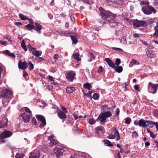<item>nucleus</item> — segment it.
<instances>
[{"label": "nucleus", "instance_id": "nucleus-1", "mask_svg": "<svg viewBox=\"0 0 158 158\" xmlns=\"http://www.w3.org/2000/svg\"><path fill=\"white\" fill-rule=\"evenodd\" d=\"M99 9L103 19H105L108 18H110V19L107 20V23H109L110 25L114 27L118 25V23L114 20V18L116 17V14H113L108 10L105 11L102 7H100Z\"/></svg>", "mask_w": 158, "mask_h": 158}, {"label": "nucleus", "instance_id": "nucleus-2", "mask_svg": "<svg viewBox=\"0 0 158 158\" xmlns=\"http://www.w3.org/2000/svg\"><path fill=\"white\" fill-rule=\"evenodd\" d=\"M111 115L112 113L110 111L102 112L99 115L96 120L99 121L101 123V124L104 125L107 118L111 117Z\"/></svg>", "mask_w": 158, "mask_h": 158}, {"label": "nucleus", "instance_id": "nucleus-3", "mask_svg": "<svg viewBox=\"0 0 158 158\" xmlns=\"http://www.w3.org/2000/svg\"><path fill=\"white\" fill-rule=\"evenodd\" d=\"M66 150L65 148L57 145L53 149L52 153L53 155H55L57 157H58L62 155L63 152L66 151Z\"/></svg>", "mask_w": 158, "mask_h": 158}, {"label": "nucleus", "instance_id": "nucleus-4", "mask_svg": "<svg viewBox=\"0 0 158 158\" xmlns=\"http://www.w3.org/2000/svg\"><path fill=\"white\" fill-rule=\"evenodd\" d=\"M142 10L143 12L146 15H150L152 13H156V10L155 8L149 5L143 6L142 7Z\"/></svg>", "mask_w": 158, "mask_h": 158}, {"label": "nucleus", "instance_id": "nucleus-5", "mask_svg": "<svg viewBox=\"0 0 158 158\" xmlns=\"http://www.w3.org/2000/svg\"><path fill=\"white\" fill-rule=\"evenodd\" d=\"M158 84H154L149 82L148 86V91L152 94H155L158 89Z\"/></svg>", "mask_w": 158, "mask_h": 158}, {"label": "nucleus", "instance_id": "nucleus-6", "mask_svg": "<svg viewBox=\"0 0 158 158\" xmlns=\"http://www.w3.org/2000/svg\"><path fill=\"white\" fill-rule=\"evenodd\" d=\"M12 92L10 90L6 89H2L0 92V97L9 98L12 95Z\"/></svg>", "mask_w": 158, "mask_h": 158}, {"label": "nucleus", "instance_id": "nucleus-7", "mask_svg": "<svg viewBox=\"0 0 158 158\" xmlns=\"http://www.w3.org/2000/svg\"><path fill=\"white\" fill-rule=\"evenodd\" d=\"M76 75L75 73L73 71H70L67 72L65 74L67 79L69 81L72 82Z\"/></svg>", "mask_w": 158, "mask_h": 158}, {"label": "nucleus", "instance_id": "nucleus-8", "mask_svg": "<svg viewBox=\"0 0 158 158\" xmlns=\"http://www.w3.org/2000/svg\"><path fill=\"white\" fill-rule=\"evenodd\" d=\"M36 117L38 120H40L41 122V123L39 126V127L40 128L46 125V123L45 118L44 116L40 115H36Z\"/></svg>", "mask_w": 158, "mask_h": 158}, {"label": "nucleus", "instance_id": "nucleus-9", "mask_svg": "<svg viewBox=\"0 0 158 158\" xmlns=\"http://www.w3.org/2000/svg\"><path fill=\"white\" fill-rule=\"evenodd\" d=\"M108 138L111 139H116L117 141L119 140L120 139V136L118 131L115 129L114 134H111L109 135Z\"/></svg>", "mask_w": 158, "mask_h": 158}, {"label": "nucleus", "instance_id": "nucleus-10", "mask_svg": "<svg viewBox=\"0 0 158 158\" xmlns=\"http://www.w3.org/2000/svg\"><path fill=\"white\" fill-rule=\"evenodd\" d=\"M133 25L136 27H146L145 21L143 20L139 21L137 20H134L133 21Z\"/></svg>", "mask_w": 158, "mask_h": 158}, {"label": "nucleus", "instance_id": "nucleus-11", "mask_svg": "<svg viewBox=\"0 0 158 158\" xmlns=\"http://www.w3.org/2000/svg\"><path fill=\"white\" fill-rule=\"evenodd\" d=\"M12 133L10 131L6 130L0 135V139L9 137L12 135Z\"/></svg>", "mask_w": 158, "mask_h": 158}, {"label": "nucleus", "instance_id": "nucleus-12", "mask_svg": "<svg viewBox=\"0 0 158 158\" xmlns=\"http://www.w3.org/2000/svg\"><path fill=\"white\" fill-rule=\"evenodd\" d=\"M40 156V153L39 151L35 150L30 153L29 158H39Z\"/></svg>", "mask_w": 158, "mask_h": 158}, {"label": "nucleus", "instance_id": "nucleus-13", "mask_svg": "<svg viewBox=\"0 0 158 158\" xmlns=\"http://www.w3.org/2000/svg\"><path fill=\"white\" fill-rule=\"evenodd\" d=\"M57 115L60 119H64L66 118V115L64 112L60 109H57Z\"/></svg>", "mask_w": 158, "mask_h": 158}, {"label": "nucleus", "instance_id": "nucleus-14", "mask_svg": "<svg viewBox=\"0 0 158 158\" xmlns=\"http://www.w3.org/2000/svg\"><path fill=\"white\" fill-rule=\"evenodd\" d=\"M18 67L19 69L24 70L28 67V65L26 62H20L19 61L18 63Z\"/></svg>", "mask_w": 158, "mask_h": 158}, {"label": "nucleus", "instance_id": "nucleus-15", "mask_svg": "<svg viewBox=\"0 0 158 158\" xmlns=\"http://www.w3.org/2000/svg\"><path fill=\"white\" fill-rule=\"evenodd\" d=\"M52 137V135H51L48 138V142L49 143V146L52 147L53 145L56 144L57 143V142L53 139Z\"/></svg>", "mask_w": 158, "mask_h": 158}, {"label": "nucleus", "instance_id": "nucleus-16", "mask_svg": "<svg viewBox=\"0 0 158 158\" xmlns=\"http://www.w3.org/2000/svg\"><path fill=\"white\" fill-rule=\"evenodd\" d=\"M21 116L23 119V121L25 123H27L29 122L31 116L30 114H27L26 113H22Z\"/></svg>", "mask_w": 158, "mask_h": 158}, {"label": "nucleus", "instance_id": "nucleus-17", "mask_svg": "<svg viewBox=\"0 0 158 158\" xmlns=\"http://www.w3.org/2000/svg\"><path fill=\"white\" fill-rule=\"evenodd\" d=\"M8 120L7 118L2 119L0 122V128L6 127L7 125Z\"/></svg>", "mask_w": 158, "mask_h": 158}, {"label": "nucleus", "instance_id": "nucleus-18", "mask_svg": "<svg viewBox=\"0 0 158 158\" xmlns=\"http://www.w3.org/2000/svg\"><path fill=\"white\" fill-rule=\"evenodd\" d=\"M35 27L34 29L35 31L38 32L39 34L41 33V30L42 29V26L39 23L35 22Z\"/></svg>", "mask_w": 158, "mask_h": 158}, {"label": "nucleus", "instance_id": "nucleus-19", "mask_svg": "<svg viewBox=\"0 0 158 158\" xmlns=\"http://www.w3.org/2000/svg\"><path fill=\"white\" fill-rule=\"evenodd\" d=\"M105 60L110 67L112 68L114 67L115 64L114 63L110 58H106L105 59Z\"/></svg>", "mask_w": 158, "mask_h": 158}, {"label": "nucleus", "instance_id": "nucleus-20", "mask_svg": "<svg viewBox=\"0 0 158 158\" xmlns=\"http://www.w3.org/2000/svg\"><path fill=\"white\" fill-rule=\"evenodd\" d=\"M33 55L36 57H38L41 55L42 52L40 51L37 50L35 49H34L31 52Z\"/></svg>", "mask_w": 158, "mask_h": 158}, {"label": "nucleus", "instance_id": "nucleus-21", "mask_svg": "<svg viewBox=\"0 0 158 158\" xmlns=\"http://www.w3.org/2000/svg\"><path fill=\"white\" fill-rule=\"evenodd\" d=\"M147 120H144L143 119H141L139 120V126L140 127H146Z\"/></svg>", "mask_w": 158, "mask_h": 158}, {"label": "nucleus", "instance_id": "nucleus-22", "mask_svg": "<svg viewBox=\"0 0 158 158\" xmlns=\"http://www.w3.org/2000/svg\"><path fill=\"white\" fill-rule=\"evenodd\" d=\"M107 3H109L110 2H113L118 5L121 4L123 2V0H106Z\"/></svg>", "mask_w": 158, "mask_h": 158}, {"label": "nucleus", "instance_id": "nucleus-23", "mask_svg": "<svg viewBox=\"0 0 158 158\" xmlns=\"http://www.w3.org/2000/svg\"><path fill=\"white\" fill-rule=\"evenodd\" d=\"M114 68L115 71L118 73H120L123 71V68L121 66H116V67L115 66Z\"/></svg>", "mask_w": 158, "mask_h": 158}, {"label": "nucleus", "instance_id": "nucleus-24", "mask_svg": "<svg viewBox=\"0 0 158 158\" xmlns=\"http://www.w3.org/2000/svg\"><path fill=\"white\" fill-rule=\"evenodd\" d=\"M147 124L146 125V127H148L150 128H152L153 126V121L147 120L146 121Z\"/></svg>", "mask_w": 158, "mask_h": 158}, {"label": "nucleus", "instance_id": "nucleus-25", "mask_svg": "<svg viewBox=\"0 0 158 158\" xmlns=\"http://www.w3.org/2000/svg\"><path fill=\"white\" fill-rule=\"evenodd\" d=\"M75 89L73 87H67L66 88V91L68 93H71L74 91Z\"/></svg>", "mask_w": 158, "mask_h": 158}, {"label": "nucleus", "instance_id": "nucleus-26", "mask_svg": "<svg viewBox=\"0 0 158 158\" xmlns=\"http://www.w3.org/2000/svg\"><path fill=\"white\" fill-rule=\"evenodd\" d=\"M83 87L84 88L86 89L89 90H90L92 87V86L90 83H87L84 84Z\"/></svg>", "mask_w": 158, "mask_h": 158}, {"label": "nucleus", "instance_id": "nucleus-27", "mask_svg": "<svg viewBox=\"0 0 158 158\" xmlns=\"http://www.w3.org/2000/svg\"><path fill=\"white\" fill-rule=\"evenodd\" d=\"M25 27L28 29L29 30L31 31L34 28L35 26L34 25L29 24L25 25Z\"/></svg>", "mask_w": 158, "mask_h": 158}, {"label": "nucleus", "instance_id": "nucleus-28", "mask_svg": "<svg viewBox=\"0 0 158 158\" xmlns=\"http://www.w3.org/2000/svg\"><path fill=\"white\" fill-rule=\"evenodd\" d=\"M19 18L22 20H26L28 19V17L27 16L21 14H19Z\"/></svg>", "mask_w": 158, "mask_h": 158}, {"label": "nucleus", "instance_id": "nucleus-29", "mask_svg": "<svg viewBox=\"0 0 158 158\" xmlns=\"http://www.w3.org/2000/svg\"><path fill=\"white\" fill-rule=\"evenodd\" d=\"M104 129L103 127L102 126H98L96 128V133H98L99 131H103Z\"/></svg>", "mask_w": 158, "mask_h": 158}, {"label": "nucleus", "instance_id": "nucleus-30", "mask_svg": "<svg viewBox=\"0 0 158 158\" xmlns=\"http://www.w3.org/2000/svg\"><path fill=\"white\" fill-rule=\"evenodd\" d=\"M146 54L147 56L150 57H153V54L152 51L147 50L146 52Z\"/></svg>", "mask_w": 158, "mask_h": 158}, {"label": "nucleus", "instance_id": "nucleus-31", "mask_svg": "<svg viewBox=\"0 0 158 158\" xmlns=\"http://www.w3.org/2000/svg\"><path fill=\"white\" fill-rule=\"evenodd\" d=\"M154 22V20L152 19H148L146 22L145 21V23L146 24V27L148 25H150Z\"/></svg>", "mask_w": 158, "mask_h": 158}, {"label": "nucleus", "instance_id": "nucleus-32", "mask_svg": "<svg viewBox=\"0 0 158 158\" xmlns=\"http://www.w3.org/2000/svg\"><path fill=\"white\" fill-rule=\"evenodd\" d=\"M71 39L73 41V43L76 44L78 40L76 37L74 36H71Z\"/></svg>", "mask_w": 158, "mask_h": 158}, {"label": "nucleus", "instance_id": "nucleus-33", "mask_svg": "<svg viewBox=\"0 0 158 158\" xmlns=\"http://www.w3.org/2000/svg\"><path fill=\"white\" fill-rule=\"evenodd\" d=\"M21 46L25 51H27V48L26 46L25 42L23 40L21 42Z\"/></svg>", "mask_w": 158, "mask_h": 158}, {"label": "nucleus", "instance_id": "nucleus-34", "mask_svg": "<svg viewBox=\"0 0 158 158\" xmlns=\"http://www.w3.org/2000/svg\"><path fill=\"white\" fill-rule=\"evenodd\" d=\"M24 155L23 153H18L15 156L16 158H23Z\"/></svg>", "mask_w": 158, "mask_h": 158}, {"label": "nucleus", "instance_id": "nucleus-35", "mask_svg": "<svg viewBox=\"0 0 158 158\" xmlns=\"http://www.w3.org/2000/svg\"><path fill=\"white\" fill-rule=\"evenodd\" d=\"M105 143L107 144V145L109 147L112 146L113 145L111 143V142L107 140H103Z\"/></svg>", "mask_w": 158, "mask_h": 158}, {"label": "nucleus", "instance_id": "nucleus-36", "mask_svg": "<svg viewBox=\"0 0 158 158\" xmlns=\"http://www.w3.org/2000/svg\"><path fill=\"white\" fill-rule=\"evenodd\" d=\"M73 57L75 59H76L77 60H80V59L79 58V55L77 53H74L73 55Z\"/></svg>", "mask_w": 158, "mask_h": 158}, {"label": "nucleus", "instance_id": "nucleus-37", "mask_svg": "<svg viewBox=\"0 0 158 158\" xmlns=\"http://www.w3.org/2000/svg\"><path fill=\"white\" fill-rule=\"evenodd\" d=\"M154 30L155 32L154 33V36H158V26H156L155 27Z\"/></svg>", "mask_w": 158, "mask_h": 158}, {"label": "nucleus", "instance_id": "nucleus-38", "mask_svg": "<svg viewBox=\"0 0 158 158\" xmlns=\"http://www.w3.org/2000/svg\"><path fill=\"white\" fill-rule=\"evenodd\" d=\"M131 121V118L128 117L126 118L125 123L126 124H129L130 123Z\"/></svg>", "mask_w": 158, "mask_h": 158}, {"label": "nucleus", "instance_id": "nucleus-39", "mask_svg": "<svg viewBox=\"0 0 158 158\" xmlns=\"http://www.w3.org/2000/svg\"><path fill=\"white\" fill-rule=\"evenodd\" d=\"M92 97L93 99L94 100H97L99 98V96L97 93H95L94 94Z\"/></svg>", "mask_w": 158, "mask_h": 158}, {"label": "nucleus", "instance_id": "nucleus-40", "mask_svg": "<svg viewBox=\"0 0 158 158\" xmlns=\"http://www.w3.org/2000/svg\"><path fill=\"white\" fill-rule=\"evenodd\" d=\"M130 64L131 63H133V64H139V61H136L134 59H132L130 62Z\"/></svg>", "mask_w": 158, "mask_h": 158}, {"label": "nucleus", "instance_id": "nucleus-41", "mask_svg": "<svg viewBox=\"0 0 158 158\" xmlns=\"http://www.w3.org/2000/svg\"><path fill=\"white\" fill-rule=\"evenodd\" d=\"M140 4L142 5L148 6L149 5V2L148 1H141Z\"/></svg>", "mask_w": 158, "mask_h": 158}, {"label": "nucleus", "instance_id": "nucleus-42", "mask_svg": "<svg viewBox=\"0 0 158 158\" xmlns=\"http://www.w3.org/2000/svg\"><path fill=\"white\" fill-rule=\"evenodd\" d=\"M96 121L93 119H90L89 120V123L90 125H93L96 122Z\"/></svg>", "mask_w": 158, "mask_h": 158}, {"label": "nucleus", "instance_id": "nucleus-43", "mask_svg": "<svg viewBox=\"0 0 158 158\" xmlns=\"http://www.w3.org/2000/svg\"><path fill=\"white\" fill-rule=\"evenodd\" d=\"M121 63V60L120 59L117 58L116 59L115 64L116 66H118Z\"/></svg>", "mask_w": 158, "mask_h": 158}, {"label": "nucleus", "instance_id": "nucleus-44", "mask_svg": "<svg viewBox=\"0 0 158 158\" xmlns=\"http://www.w3.org/2000/svg\"><path fill=\"white\" fill-rule=\"evenodd\" d=\"M34 68V65L31 62H29V69L31 70H32Z\"/></svg>", "mask_w": 158, "mask_h": 158}, {"label": "nucleus", "instance_id": "nucleus-45", "mask_svg": "<svg viewBox=\"0 0 158 158\" xmlns=\"http://www.w3.org/2000/svg\"><path fill=\"white\" fill-rule=\"evenodd\" d=\"M117 146L119 148L120 150V152L121 153H123L124 152L123 149L122 148L121 146L119 144H118L117 145Z\"/></svg>", "mask_w": 158, "mask_h": 158}, {"label": "nucleus", "instance_id": "nucleus-46", "mask_svg": "<svg viewBox=\"0 0 158 158\" xmlns=\"http://www.w3.org/2000/svg\"><path fill=\"white\" fill-rule=\"evenodd\" d=\"M121 42L124 44L127 43L126 39L125 37H123L121 38Z\"/></svg>", "mask_w": 158, "mask_h": 158}, {"label": "nucleus", "instance_id": "nucleus-47", "mask_svg": "<svg viewBox=\"0 0 158 158\" xmlns=\"http://www.w3.org/2000/svg\"><path fill=\"white\" fill-rule=\"evenodd\" d=\"M24 110L26 112L28 113H29V114H31V111L27 107H24Z\"/></svg>", "mask_w": 158, "mask_h": 158}, {"label": "nucleus", "instance_id": "nucleus-48", "mask_svg": "<svg viewBox=\"0 0 158 158\" xmlns=\"http://www.w3.org/2000/svg\"><path fill=\"white\" fill-rule=\"evenodd\" d=\"M3 52L6 55H8L9 56H10L11 53L10 51L8 50H6Z\"/></svg>", "mask_w": 158, "mask_h": 158}, {"label": "nucleus", "instance_id": "nucleus-49", "mask_svg": "<svg viewBox=\"0 0 158 158\" xmlns=\"http://www.w3.org/2000/svg\"><path fill=\"white\" fill-rule=\"evenodd\" d=\"M92 92V91H89L88 93H86L85 94V96H86L87 97H89L90 98H91V94Z\"/></svg>", "mask_w": 158, "mask_h": 158}, {"label": "nucleus", "instance_id": "nucleus-50", "mask_svg": "<svg viewBox=\"0 0 158 158\" xmlns=\"http://www.w3.org/2000/svg\"><path fill=\"white\" fill-rule=\"evenodd\" d=\"M27 47L29 49V51L30 52H31L35 49L34 48L32 47L30 44L27 45Z\"/></svg>", "mask_w": 158, "mask_h": 158}, {"label": "nucleus", "instance_id": "nucleus-51", "mask_svg": "<svg viewBox=\"0 0 158 158\" xmlns=\"http://www.w3.org/2000/svg\"><path fill=\"white\" fill-rule=\"evenodd\" d=\"M119 112H120V110H119V109L118 108H117L116 110V111H115V115L116 116H118L119 114Z\"/></svg>", "mask_w": 158, "mask_h": 158}, {"label": "nucleus", "instance_id": "nucleus-52", "mask_svg": "<svg viewBox=\"0 0 158 158\" xmlns=\"http://www.w3.org/2000/svg\"><path fill=\"white\" fill-rule=\"evenodd\" d=\"M147 47L149 49H152L154 48L153 45L151 44H148Z\"/></svg>", "mask_w": 158, "mask_h": 158}, {"label": "nucleus", "instance_id": "nucleus-53", "mask_svg": "<svg viewBox=\"0 0 158 158\" xmlns=\"http://www.w3.org/2000/svg\"><path fill=\"white\" fill-rule=\"evenodd\" d=\"M61 108L62 111H63V112H64L65 113H68V112L66 108L65 107L62 106Z\"/></svg>", "mask_w": 158, "mask_h": 158}, {"label": "nucleus", "instance_id": "nucleus-54", "mask_svg": "<svg viewBox=\"0 0 158 158\" xmlns=\"http://www.w3.org/2000/svg\"><path fill=\"white\" fill-rule=\"evenodd\" d=\"M0 43L2 45H6L8 44L7 42L6 41H1Z\"/></svg>", "mask_w": 158, "mask_h": 158}, {"label": "nucleus", "instance_id": "nucleus-55", "mask_svg": "<svg viewBox=\"0 0 158 158\" xmlns=\"http://www.w3.org/2000/svg\"><path fill=\"white\" fill-rule=\"evenodd\" d=\"M132 135L135 137H137L138 136V134L136 131H134L132 132Z\"/></svg>", "mask_w": 158, "mask_h": 158}, {"label": "nucleus", "instance_id": "nucleus-56", "mask_svg": "<svg viewBox=\"0 0 158 158\" xmlns=\"http://www.w3.org/2000/svg\"><path fill=\"white\" fill-rule=\"evenodd\" d=\"M44 59L43 58L41 57H39L37 59V60L38 62L43 61H44Z\"/></svg>", "mask_w": 158, "mask_h": 158}, {"label": "nucleus", "instance_id": "nucleus-57", "mask_svg": "<svg viewBox=\"0 0 158 158\" xmlns=\"http://www.w3.org/2000/svg\"><path fill=\"white\" fill-rule=\"evenodd\" d=\"M153 125L156 126L157 130L158 131V123L153 121Z\"/></svg>", "mask_w": 158, "mask_h": 158}, {"label": "nucleus", "instance_id": "nucleus-58", "mask_svg": "<svg viewBox=\"0 0 158 158\" xmlns=\"http://www.w3.org/2000/svg\"><path fill=\"white\" fill-rule=\"evenodd\" d=\"M134 88L136 90L138 91H139V86L138 85H135L134 86Z\"/></svg>", "mask_w": 158, "mask_h": 158}, {"label": "nucleus", "instance_id": "nucleus-59", "mask_svg": "<svg viewBox=\"0 0 158 158\" xmlns=\"http://www.w3.org/2000/svg\"><path fill=\"white\" fill-rule=\"evenodd\" d=\"M90 56L91 57V60H94L95 58L93 54L92 53H90Z\"/></svg>", "mask_w": 158, "mask_h": 158}, {"label": "nucleus", "instance_id": "nucleus-60", "mask_svg": "<svg viewBox=\"0 0 158 158\" xmlns=\"http://www.w3.org/2000/svg\"><path fill=\"white\" fill-rule=\"evenodd\" d=\"M150 134V136L151 137H152L153 138H154L155 137L156 135L152 132V131Z\"/></svg>", "mask_w": 158, "mask_h": 158}, {"label": "nucleus", "instance_id": "nucleus-61", "mask_svg": "<svg viewBox=\"0 0 158 158\" xmlns=\"http://www.w3.org/2000/svg\"><path fill=\"white\" fill-rule=\"evenodd\" d=\"M112 49L115 50H119L121 51H122L123 50L120 48H115V47H113L112 48Z\"/></svg>", "mask_w": 158, "mask_h": 158}, {"label": "nucleus", "instance_id": "nucleus-62", "mask_svg": "<svg viewBox=\"0 0 158 158\" xmlns=\"http://www.w3.org/2000/svg\"><path fill=\"white\" fill-rule=\"evenodd\" d=\"M134 38L139 37L140 36V35L138 33H135L133 35Z\"/></svg>", "mask_w": 158, "mask_h": 158}, {"label": "nucleus", "instance_id": "nucleus-63", "mask_svg": "<svg viewBox=\"0 0 158 158\" xmlns=\"http://www.w3.org/2000/svg\"><path fill=\"white\" fill-rule=\"evenodd\" d=\"M50 71L52 73H54L55 71V69L53 67H51L50 69Z\"/></svg>", "mask_w": 158, "mask_h": 158}, {"label": "nucleus", "instance_id": "nucleus-64", "mask_svg": "<svg viewBox=\"0 0 158 158\" xmlns=\"http://www.w3.org/2000/svg\"><path fill=\"white\" fill-rule=\"evenodd\" d=\"M48 78L49 80L51 81H53V77L52 76L49 75L48 76Z\"/></svg>", "mask_w": 158, "mask_h": 158}]
</instances>
